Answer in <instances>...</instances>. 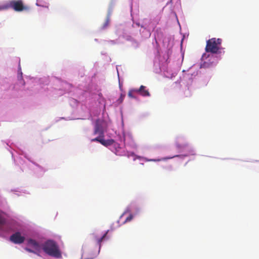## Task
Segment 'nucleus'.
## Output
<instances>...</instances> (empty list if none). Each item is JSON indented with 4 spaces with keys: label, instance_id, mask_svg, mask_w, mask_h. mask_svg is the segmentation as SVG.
I'll return each mask as SVG.
<instances>
[{
    "label": "nucleus",
    "instance_id": "nucleus-1",
    "mask_svg": "<svg viewBox=\"0 0 259 259\" xmlns=\"http://www.w3.org/2000/svg\"><path fill=\"white\" fill-rule=\"evenodd\" d=\"M44 251L49 255L56 258H60L62 256L59 247L56 242L49 240L46 241L42 245Z\"/></svg>",
    "mask_w": 259,
    "mask_h": 259
},
{
    "label": "nucleus",
    "instance_id": "nucleus-2",
    "mask_svg": "<svg viewBox=\"0 0 259 259\" xmlns=\"http://www.w3.org/2000/svg\"><path fill=\"white\" fill-rule=\"evenodd\" d=\"M11 8L16 12L27 11L29 7L25 6L22 0H13L6 2L4 5L0 6V11Z\"/></svg>",
    "mask_w": 259,
    "mask_h": 259
},
{
    "label": "nucleus",
    "instance_id": "nucleus-3",
    "mask_svg": "<svg viewBox=\"0 0 259 259\" xmlns=\"http://www.w3.org/2000/svg\"><path fill=\"white\" fill-rule=\"evenodd\" d=\"M222 41L221 38H212L208 39L206 41L205 51L212 54L218 53Z\"/></svg>",
    "mask_w": 259,
    "mask_h": 259
},
{
    "label": "nucleus",
    "instance_id": "nucleus-4",
    "mask_svg": "<svg viewBox=\"0 0 259 259\" xmlns=\"http://www.w3.org/2000/svg\"><path fill=\"white\" fill-rule=\"evenodd\" d=\"M10 240L15 244H21L24 241L25 237L20 232H16L11 236Z\"/></svg>",
    "mask_w": 259,
    "mask_h": 259
},
{
    "label": "nucleus",
    "instance_id": "nucleus-5",
    "mask_svg": "<svg viewBox=\"0 0 259 259\" xmlns=\"http://www.w3.org/2000/svg\"><path fill=\"white\" fill-rule=\"evenodd\" d=\"M94 134H99L101 137H104V131L99 120H97L96 121Z\"/></svg>",
    "mask_w": 259,
    "mask_h": 259
},
{
    "label": "nucleus",
    "instance_id": "nucleus-6",
    "mask_svg": "<svg viewBox=\"0 0 259 259\" xmlns=\"http://www.w3.org/2000/svg\"><path fill=\"white\" fill-rule=\"evenodd\" d=\"M146 87L143 85H141L140 88L138 89H135V91L137 93H139L140 95L144 97H149L150 96V94L148 90L146 89Z\"/></svg>",
    "mask_w": 259,
    "mask_h": 259
},
{
    "label": "nucleus",
    "instance_id": "nucleus-7",
    "mask_svg": "<svg viewBox=\"0 0 259 259\" xmlns=\"http://www.w3.org/2000/svg\"><path fill=\"white\" fill-rule=\"evenodd\" d=\"M28 244L29 245L33 247L36 250L39 251L40 250V246L39 243L35 240L29 239L28 240Z\"/></svg>",
    "mask_w": 259,
    "mask_h": 259
},
{
    "label": "nucleus",
    "instance_id": "nucleus-8",
    "mask_svg": "<svg viewBox=\"0 0 259 259\" xmlns=\"http://www.w3.org/2000/svg\"><path fill=\"white\" fill-rule=\"evenodd\" d=\"M114 143V140L113 139H109L105 140L103 138L102 139L101 144L105 146H108L112 145Z\"/></svg>",
    "mask_w": 259,
    "mask_h": 259
},
{
    "label": "nucleus",
    "instance_id": "nucleus-9",
    "mask_svg": "<svg viewBox=\"0 0 259 259\" xmlns=\"http://www.w3.org/2000/svg\"><path fill=\"white\" fill-rule=\"evenodd\" d=\"M107 232H106L102 237H101L100 238H96V240L97 241V244L100 246L101 245V243L102 242V241H103V240L104 239V238H105V237L107 235Z\"/></svg>",
    "mask_w": 259,
    "mask_h": 259
},
{
    "label": "nucleus",
    "instance_id": "nucleus-10",
    "mask_svg": "<svg viewBox=\"0 0 259 259\" xmlns=\"http://www.w3.org/2000/svg\"><path fill=\"white\" fill-rule=\"evenodd\" d=\"M135 89H132L129 91L128 93V96L131 98H136V97L134 96V94L136 93L135 91Z\"/></svg>",
    "mask_w": 259,
    "mask_h": 259
},
{
    "label": "nucleus",
    "instance_id": "nucleus-11",
    "mask_svg": "<svg viewBox=\"0 0 259 259\" xmlns=\"http://www.w3.org/2000/svg\"><path fill=\"white\" fill-rule=\"evenodd\" d=\"M103 138H104V137H101V136L99 135V137H97L96 138L92 139L91 141L92 142H99L101 144Z\"/></svg>",
    "mask_w": 259,
    "mask_h": 259
},
{
    "label": "nucleus",
    "instance_id": "nucleus-12",
    "mask_svg": "<svg viewBox=\"0 0 259 259\" xmlns=\"http://www.w3.org/2000/svg\"><path fill=\"white\" fill-rule=\"evenodd\" d=\"M109 22H110V17H109V16H108L106 18L105 22L104 23V24L103 25V28H105V27H107L109 24Z\"/></svg>",
    "mask_w": 259,
    "mask_h": 259
},
{
    "label": "nucleus",
    "instance_id": "nucleus-13",
    "mask_svg": "<svg viewBox=\"0 0 259 259\" xmlns=\"http://www.w3.org/2000/svg\"><path fill=\"white\" fill-rule=\"evenodd\" d=\"M133 219V215L132 214H130L129 215V216H128L125 220L124 221V222H123V223H125L126 222H130L132 219Z\"/></svg>",
    "mask_w": 259,
    "mask_h": 259
},
{
    "label": "nucleus",
    "instance_id": "nucleus-14",
    "mask_svg": "<svg viewBox=\"0 0 259 259\" xmlns=\"http://www.w3.org/2000/svg\"><path fill=\"white\" fill-rule=\"evenodd\" d=\"M19 71L20 72L18 73V78L19 79L23 80L22 72L21 71L20 67H19Z\"/></svg>",
    "mask_w": 259,
    "mask_h": 259
},
{
    "label": "nucleus",
    "instance_id": "nucleus-15",
    "mask_svg": "<svg viewBox=\"0 0 259 259\" xmlns=\"http://www.w3.org/2000/svg\"><path fill=\"white\" fill-rule=\"evenodd\" d=\"M5 223V220L0 215V225H3Z\"/></svg>",
    "mask_w": 259,
    "mask_h": 259
},
{
    "label": "nucleus",
    "instance_id": "nucleus-16",
    "mask_svg": "<svg viewBox=\"0 0 259 259\" xmlns=\"http://www.w3.org/2000/svg\"><path fill=\"white\" fill-rule=\"evenodd\" d=\"M25 250H27V251L29 252H32V253H36V252L32 250V249H31L30 248H26Z\"/></svg>",
    "mask_w": 259,
    "mask_h": 259
},
{
    "label": "nucleus",
    "instance_id": "nucleus-17",
    "mask_svg": "<svg viewBox=\"0 0 259 259\" xmlns=\"http://www.w3.org/2000/svg\"><path fill=\"white\" fill-rule=\"evenodd\" d=\"M178 156H179V155H176V156H173L172 157H178Z\"/></svg>",
    "mask_w": 259,
    "mask_h": 259
},
{
    "label": "nucleus",
    "instance_id": "nucleus-18",
    "mask_svg": "<svg viewBox=\"0 0 259 259\" xmlns=\"http://www.w3.org/2000/svg\"><path fill=\"white\" fill-rule=\"evenodd\" d=\"M125 212H124V213H123V214H122V215H121V217L123 216V215L125 214Z\"/></svg>",
    "mask_w": 259,
    "mask_h": 259
}]
</instances>
